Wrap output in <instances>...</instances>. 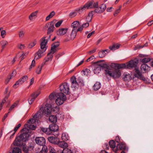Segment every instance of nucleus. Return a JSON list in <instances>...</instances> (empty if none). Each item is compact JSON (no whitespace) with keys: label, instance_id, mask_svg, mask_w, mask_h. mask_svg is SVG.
<instances>
[{"label":"nucleus","instance_id":"nucleus-34","mask_svg":"<svg viewBox=\"0 0 153 153\" xmlns=\"http://www.w3.org/2000/svg\"><path fill=\"white\" fill-rule=\"evenodd\" d=\"M61 138L62 140L63 141H67L69 138L68 134L65 133H63L62 134Z\"/></svg>","mask_w":153,"mask_h":153},{"label":"nucleus","instance_id":"nucleus-58","mask_svg":"<svg viewBox=\"0 0 153 153\" xmlns=\"http://www.w3.org/2000/svg\"><path fill=\"white\" fill-rule=\"evenodd\" d=\"M48 99H50L51 100H55L54 99V94L53 93H51L49 95Z\"/></svg>","mask_w":153,"mask_h":153},{"label":"nucleus","instance_id":"nucleus-36","mask_svg":"<svg viewBox=\"0 0 153 153\" xmlns=\"http://www.w3.org/2000/svg\"><path fill=\"white\" fill-rule=\"evenodd\" d=\"M77 81L78 84H79L81 86H83L84 85V82L81 77H78L77 79Z\"/></svg>","mask_w":153,"mask_h":153},{"label":"nucleus","instance_id":"nucleus-24","mask_svg":"<svg viewBox=\"0 0 153 153\" xmlns=\"http://www.w3.org/2000/svg\"><path fill=\"white\" fill-rule=\"evenodd\" d=\"M34 148V147L31 145L28 146H24L23 148V151L26 153H28L29 151L32 150Z\"/></svg>","mask_w":153,"mask_h":153},{"label":"nucleus","instance_id":"nucleus-32","mask_svg":"<svg viewBox=\"0 0 153 153\" xmlns=\"http://www.w3.org/2000/svg\"><path fill=\"white\" fill-rule=\"evenodd\" d=\"M50 106L52 107L51 112L56 113L59 111V106Z\"/></svg>","mask_w":153,"mask_h":153},{"label":"nucleus","instance_id":"nucleus-12","mask_svg":"<svg viewBox=\"0 0 153 153\" xmlns=\"http://www.w3.org/2000/svg\"><path fill=\"white\" fill-rule=\"evenodd\" d=\"M126 144L125 143H121L117 144L116 148L115 149H113V150L116 153L119 149L120 150H126Z\"/></svg>","mask_w":153,"mask_h":153},{"label":"nucleus","instance_id":"nucleus-50","mask_svg":"<svg viewBox=\"0 0 153 153\" xmlns=\"http://www.w3.org/2000/svg\"><path fill=\"white\" fill-rule=\"evenodd\" d=\"M37 11H35L34 12L32 13L29 16V18L30 20L33 19V18L37 14Z\"/></svg>","mask_w":153,"mask_h":153},{"label":"nucleus","instance_id":"nucleus-6","mask_svg":"<svg viewBox=\"0 0 153 153\" xmlns=\"http://www.w3.org/2000/svg\"><path fill=\"white\" fill-rule=\"evenodd\" d=\"M98 4L97 2H95L93 1H92L86 4L83 6V7L82 8V9L83 10L85 8H86L87 9L94 8L98 7Z\"/></svg>","mask_w":153,"mask_h":153},{"label":"nucleus","instance_id":"nucleus-51","mask_svg":"<svg viewBox=\"0 0 153 153\" xmlns=\"http://www.w3.org/2000/svg\"><path fill=\"white\" fill-rule=\"evenodd\" d=\"M49 150L50 153H56L55 150L51 146H49Z\"/></svg>","mask_w":153,"mask_h":153},{"label":"nucleus","instance_id":"nucleus-10","mask_svg":"<svg viewBox=\"0 0 153 153\" xmlns=\"http://www.w3.org/2000/svg\"><path fill=\"white\" fill-rule=\"evenodd\" d=\"M134 70V76L135 77L144 81L146 80V78L142 75V73L140 71L138 68H136Z\"/></svg>","mask_w":153,"mask_h":153},{"label":"nucleus","instance_id":"nucleus-18","mask_svg":"<svg viewBox=\"0 0 153 153\" xmlns=\"http://www.w3.org/2000/svg\"><path fill=\"white\" fill-rule=\"evenodd\" d=\"M138 60H131L128 64V68H133L136 67L138 63Z\"/></svg>","mask_w":153,"mask_h":153},{"label":"nucleus","instance_id":"nucleus-20","mask_svg":"<svg viewBox=\"0 0 153 153\" xmlns=\"http://www.w3.org/2000/svg\"><path fill=\"white\" fill-rule=\"evenodd\" d=\"M23 141L19 137H18L15 139L13 144L14 145L18 146H21L23 144Z\"/></svg>","mask_w":153,"mask_h":153},{"label":"nucleus","instance_id":"nucleus-17","mask_svg":"<svg viewBox=\"0 0 153 153\" xmlns=\"http://www.w3.org/2000/svg\"><path fill=\"white\" fill-rule=\"evenodd\" d=\"M48 141L51 143L54 144H57L59 142L58 138L53 136H50L48 138Z\"/></svg>","mask_w":153,"mask_h":153},{"label":"nucleus","instance_id":"nucleus-8","mask_svg":"<svg viewBox=\"0 0 153 153\" xmlns=\"http://www.w3.org/2000/svg\"><path fill=\"white\" fill-rule=\"evenodd\" d=\"M42 113L46 117L48 116L51 113L52 107L50 106H45L44 107H42Z\"/></svg>","mask_w":153,"mask_h":153},{"label":"nucleus","instance_id":"nucleus-52","mask_svg":"<svg viewBox=\"0 0 153 153\" xmlns=\"http://www.w3.org/2000/svg\"><path fill=\"white\" fill-rule=\"evenodd\" d=\"M21 124L20 123L18 125L16 126L15 127L14 131V132L12 134V135H13L15 133V132L17 131L18 130V128L21 126Z\"/></svg>","mask_w":153,"mask_h":153},{"label":"nucleus","instance_id":"nucleus-44","mask_svg":"<svg viewBox=\"0 0 153 153\" xmlns=\"http://www.w3.org/2000/svg\"><path fill=\"white\" fill-rule=\"evenodd\" d=\"M44 65H42V64L41 66H39L38 67L36 70V73L38 74H40L42 68Z\"/></svg>","mask_w":153,"mask_h":153},{"label":"nucleus","instance_id":"nucleus-28","mask_svg":"<svg viewBox=\"0 0 153 153\" xmlns=\"http://www.w3.org/2000/svg\"><path fill=\"white\" fill-rule=\"evenodd\" d=\"M56 100H51L50 99H47L46 100V104L45 105H53L56 102Z\"/></svg>","mask_w":153,"mask_h":153},{"label":"nucleus","instance_id":"nucleus-5","mask_svg":"<svg viewBox=\"0 0 153 153\" xmlns=\"http://www.w3.org/2000/svg\"><path fill=\"white\" fill-rule=\"evenodd\" d=\"M42 108H40L38 112L36 113L33 117L34 119H32L28 120V123H33L37 119L41 118L44 114L42 113Z\"/></svg>","mask_w":153,"mask_h":153},{"label":"nucleus","instance_id":"nucleus-33","mask_svg":"<svg viewBox=\"0 0 153 153\" xmlns=\"http://www.w3.org/2000/svg\"><path fill=\"white\" fill-rule=\"evenodd\" d=\"M101 86L100 83L99 82H97L94 85L93 88L94 90L97 91L100 88Z\"/></svg>","mask_w":153,"mask_h":153},{"label":"nucleus","instance_id":"nucleus-62","mask_svg":"<svg viewBox=\"0 0 153 153\" xmlns=\"http://www.w3.org/2000/svg\"><path fill=\"white\" fill-rule=\"evenodd\" d=\"M97 49L96 48H94L93 50H92L91 51H89L88 52V54H91L94 53L96 51Z\"/></svg>","mask_w":153,"mask_h":153},{"label":"nucleus","instance_id":"nucleus-48","mask_svg":"<svg viewBox=\"0 0 153 153\" xmlns=\"http://www.w3.org/2000/svg\"><path fill=\"white\" fill-rule=\"evenodd\" d=\"M105 53L103 50L99 52V56L101 58H102L105 56Z\"/></svg>","mask_w":153,"mask_h":153},{"label":"nucleus","instance_id":"nucleus-19","mask_svg":"<svg viewBox=\"0 0 153 153\" xmlns=\"http://www.w3.org/2000/svg\"><path fill=\"white\" fill-rule=\"evenodd\" d=\"M71 87L75 88L78 85V83L76 80V78L74 76H72L71 79Z\"/></svg>","mask_w":153,"mask_h":153},{"label":"nucleus","instance_id":"nucleus-47","mask_svg":"<svg viewBox=\"0 0 153 153\" xmlns=\"http://www.w3.org/2000/svg\"><path fill=\"white\" fill-rule=\"evenodd\" d=\"M62 153H72V152L70 149L65 148L63 149Z\"/></svg>","mask_w":153,"mask_h":153},{"label":"nucleus","instance_id":"nucleus-63","mask_svg":"<svg viewBox=\"0 0 153 153\" xmlns=\"http://www.w3.org/2000/svg\"><path fill=\"white\" fill-rule=\"evenodd\" d=\"M94 56L93 55H92L90 57L88 58L86 60V62H88L90 61L91 60H92L94 59Z\"/></svg>","mask_w":153,"mask_h":153},{"label":"nucleus","instance_id":"nucleus-16","mask_svg":"<svg viewBox=\"0 0 153 153\" xmlns=\"http://www.w3.org/2000/svg\"><path fill=\"white\" fill-rule=\"evenodd\" d=\"M56 21L55 20H53V21L49 23L48 25L49 26L48 28L47 32V34H49L50 33L53 31V29L54 27L55 22L54 21Z\"/></svg>","mask_w":153,"mask_h":153},{"label":"nucleus","instance_id":"nucleus-1","mask_svg":"<svg viewBox=\"0 0 153 153\" xmlns=\"http://www.w3.org/2000/svg\"><path fill=\"white\" fill-rule=\"evenodd\" d=\"M60 93H58L56 94L57 98L56 102L57 105H61L66 100V97L64 93L68 94L69 93V87L68 84L64 82L59 87Z\"/></svg>","mask_w":153,"mask_h":153},{"label":"nucleus","instance_id":"nucleus-49","mask_svg":"<svg viewBox=\"0 0 153 153\" xmlns=\"http://www.w3.org/2000/svg\"><path fill=\"white\" fill-rule=\"evenodd\" d=\"M151 59L149 58H145L141 59V61L144 63H146L150 61Z\"/></svg>","mask_w":153,"mask_h":153},{"label":"nucleus","instance_id":"nucleus-54","mask_svg":"<svg viewBox=\"0 0 153 153\" xmlns=\"http://www.w3.org/2000/svg\"><path fill=\"white\" fill-rule=\"evenodd\" d=\"M117 69H119L120 68H125L126 67V65L125 64H118L117 66Z\"/></svg>","mask_w":153,"mask_h":153},{"label":"nucleus","instance_id":"nucleus-22","mask_svg":"<svg viewBox=\"0 0 153 153\" xmlns=\"http://www.w3.org/2000/svg\"><path fill=\"white\" fill-rule=\"evenodd\" d=\"M141 69L143 72H146L150 70V67L145 64H143L141 65Z\"/></svg>","mask_w":153,"mask_h":153},{"label":"nucleus","instance_id":"nucleus-40","mask_svg":"<svg viewBox=\"0 0 153 153\" xmlns=\"http://www.w3.org/2000/svg\"><path fill=\"white\" fill-rule=\"evenodd\" d=\"M55 14V12L54 11H52L50 14L46 17V20L48 21L49 19L52 18Z\"/></svg>","mask_w":153,"mask_h":153},{"label":"nucleus","instance_id":"nucleus-56","mask_svg":"<svg viewBox=\"0 0 153 153\" xmlns=\"http://www.w3.org/2000/svg\"><path fill=\"white\" fill-rule=\"evenodd\" d=\"M77 14L76 12H71L69 14L71 18H73Z\"/></svg>","mask_w":153,"mask_h":153},{"label":"nucleus","instance_id":"nucleus-46","mask_svg":"<svg viewBox=\"0 0 153 153\" xmlns=\"http://www.w3.org/2000/svg\"><path fill=\"white\" fill-rule=\"evenodd\" d=\"M82 72H84L85 75L88 76L89 75V74L91 72V71L89 69L86 68L85 70L82 71Z\"/></svg>","mask_w":153,"mask_h":153},{"label":"nucleus","instance_id":"nucleus-29","mask_svg":"<svg viewBox=\"0 0 153 153\" xmlns=\"http://www.w3.org/2000/svg\"><path fill=\"white\" fill-rule=\"evenodd\" d=\"M57 117L54 115H51L49 117V120L51 123H56L57 121Z\"/></svg>","mask_w":153,"mask_h":153},{"label":"nucleus","instance_id":"nucleus-23","mask_svg":"<svg viewBox=\"0 0 153 153\" xmlns=\"http://www.w3.org/2000/svg\"><path fill=\"white\" fill-rule=\"evenodd\" d=\"M9 94L10 92H9L8 94L5 96L4 99L2 100L1 102H0V105H2L4 104L7 105L10 104V101L7 100V99L9 96Z\"/></svg>","mask_w":153,"mask_h":153},{"label":"nucleus","instance_id":"nucleus-61","mask_svg":"<svg viewBox=\"0 0 153 153\" xmlns=\"http://www.w3.org/2000/svg\"><path fill=\"white\" fill-rule=\"evenodd\" d=\"M63 21L62 20H60L56 24L55 26L56 27H59L61 24L62 23Z\"/></svg>","mask_w":153,"mask_h":153},{"label":"nucleus","instance_id":"nucleus-7","mask_svg":"<svg viewBox=\"0 0 153 153\" xmlns=\"http://www.w3.org/2000/svg\"><path fill=\"white\" fill-rule=\"evenodd\" d=\"M27 129L26 128H24L21 130V132H23V133L18 137L24 142H25L28 140V138L29 136L28 133L26 131L23 132V131H25Z\"/></svg>","mask_w":153,"mask_h":153},{"label":"nucleus","instance_id":"nucleus-13","mask_svg":"<svg viewBox=\"0 0 153 153\" xmlns=\"http://www.w3.org/2000/svg\"><path fill=\"white\" fill-rule=\"evenodd\" d=\"M107 66L106 64H101L100 65L96 66L93 70L95 74H98L99 73L101 70V68H105Z\"/></svg>","mask_w":153,"mask_h":153},{"label":"nucleus","instance_id":"nucleus-55","mask_svg":"<svg viewBox=\"0 0 153 153\" xmlns=\"http://www.w3.org/2000/svg\"><path fill=\"white\" fill-rule=\"evenodd\" d=\"M83 7V6L82 7H81L80 8L76 9V11H77L79 14H80L82 13L83 11L85 10L86 9H87L86 8H85L84 9V10H82V8Z\"/></svg>","mask_w":153,"mask_h":153},{"label":"nucleus","instance_id":"nucleus-9","mask_svg":"<svg viewBox=\"0 0 153 153\" xmlns=\"http://www.w3.org/2000/svg\"><path fill=\"white\" fill-rule=\"evenodd\" d=\"M27 79L28 77L27 76H24L21 78H20L18 81L16 82V83L13 86V88H16L19 85H21L23 84Z\"/></svg>","mask_w":153,"mask_h":153},{"label":"nucleus","instance_id":"nucleus-31","mask_svg":"<svg viewBox=\"0 0 153 153\" xmlns=\"http://www.w3.org/2000/svg\"><path fill=\"white\" fill-rule=\"evenodd\" d=\"M77 30L72 29L71 34V38L72 40L74 39L76 37L77 33Z\"/></svg>","mask_w":153,"mask_h":153},{"label":"nucleus","instance_id":"nucleus-57","mask_svg":"<svg viewBox=\"0 0 153 153\" xmlns=\"http://www.w3.org/2000/svg\"><path fill=\"white\" fill-rule=\"evenodd\" d=\"M24 36V33L22 30L20 31L19 32V36L20 39L23 38Z\"/></svg>","mask_w":153,"mask_h":153},{"label":"nucleus","instance_id":"nucleus-3","mask_svg":"<svg viewBox=\"0 0 153 153\" xmlns=\"http://www.w3.org/2000/svg\"><path fill=\"white\" fill-rule=\"evenodd\" d=\"M106 75L112 76L114 78H118L121 76V73L120 69H115L113 70L107 68L105 70Z\"/></svg>","mask_w":153,"mask_h":153},{"label":"nucleus","instance_id":"nucleus-45","mask_svg":"<svg viewBox=\"0 0 153 153\" xmlns=\"http://www.w3.org/2000/svg\"><path fill=\"white\" fill-rule=\"evenodd\" d=\"M0 43L1 45V48L2 49H4L6 45L8 44L7 41L5 40H3L0 42Z\"/></svg>","mask_w":153,"mask_h":153},{"label":"nucleus","instance_id":"nucleus-35","mask_svg":"<svg viewBox=\"0 0 153 153\" xmlns=\"http://www.w3.org/2000/svg\"><path fill=\"white\" fill-rule=\"evenodd\" d=\"M28 123L29 124H25V127H27L30 129L32 130H34L36 129V126H35L33 125H31L30 124V123Z\"/></svg>","mask_w":153,"mask_h":153},{"label":"nucleus","instance_id":"nucleus-30","mask_svg":"<svg viewBox=\"0 0 153 153\" xmlns=\"http://www.w3.org/2000/svg\"><path fill=\"white\" fill-rule=\"evenodd\" d=\"M79 22L77 21H76L73 22L71 24V27L72 29H75L77 30V28L79 27Z\"/></svg>","mask_w":153,"mask_h":153},{"label":"nucleus","instance_id":"nucleus-2","mask_svg":"<svg viewBox=\"0 0 153 153\" xmlns=\"http://www.w3.org/2000/svg\"><path fill=\"white\" fill-rule=\"evenodd\" d=\"M45 37H42L41 40H42L40 44V49L35 54L34 59H37L41 58L42 56V54L46 50V46L47 44V41L45 39Z\"/></svg>","mask_w":153,"mask_h":153},{"label":"nucleus","instance_id":"nucleus-42","mask_svg":"<svg viewBox=\"0 0 153 153\" xmlns=\"http://www.w3.org/2000/svg\"><path fill=\"white\" fill-rule=\"evenodd\" d=\"M36 44V40L34 39L33 42L30 43L28 45V47L30 48H32Z\"/></svg>","mask_w":153,"mask_h":153},{"label":"nucleus","instance_id":"nucleus-26","mask_svg":"<svg viewBox=\"0 0 153 153\" xmlns=\"http://www.w3.org/2000/svg\"><path fill=\"white\" fill-rule=\"evenodd\" d=\"M67 28H62L59 29L57 32V34L58 35H63L66 33L67 31Z\"/></svg>","mask_w":153,"mask_h":153},{"label":"nucleus","instance_id":"nucleus-21","mask_svg":"<svg viewBox=\"0 0 153 153\" xmlns=\"http://www.w3.org/2000/svg\"><path fill=\"white\" fill-rule=\"evenodd\" d=\"M59 45V42L58 41L55 42L52 44L51 48V53H55L56 51V48Z\"/></svg>","mask_w":153,"mask_h":153},{"label":"nucleus","instance_id":"nucleus-41","mask_svg":"<svg viewBox=\"0 0 153 153\" xmlns=\"http://www.w3.org/2000/svg\"><path fill=\"white\" fill-rule=\"evenodd\" d=\"M123 79L125 81H128L131 80V76L129 74H124Z\"/></svg>","mask_w":153,"mask_h":153},{"label":"nucleus","instance_id":"nucleus-39","mask_svg":"<svg viewBox=\"0 0 153 153\" xmlns=\"http://www.w3.org/2000/svg\"><path fill=\"white\" fill-rule=\"evenodd\" d=\"M120 47L119 45H113L112 46H110L109 47V49L112 51H114L115 50L118 49Z\"/></svg>","mask_w":153,"mask_h":153},{"label":"nucleus","instance_id":"nucleus-37","mask_svg":"<svg viewBox=\"0 0 153 153\" xmlns=\"http://www.w3.org/2000/svg\"><path fill=\"white\" fill-rule=\"evenodd\" d=\"M48 150L47 146L45 145L43 146L41 150L40 151V153H47Z\"/></svg>","mask_w":153,"mask_h":153},{"label":"nucleus","instance_id":"nucleus-27","mask_svg":"<svg viewBox=\"0 0 153 153\" xmlns=\"http://www.w3.org/2000/svg\"><path fill=\"white\" fill-rule=\"evenodd\" d=\"M49 127L52 132L57 131L59 128L58 126L56 124H51L49 125Z\"/></svg>","mask_w":153,"mask_h":153},{"label":"nucleus","instance_id":"nucleus-60","mask_svg":"<svg viewBox=\"0 0 153 153\" xmlns=\"http://www.w3.org/2000/svg\"><path fill=\"white\" fill-rule=\"evenodd\" d=\"M52 133L50 127H49L48 128H47L46 134H50Z\"/></svg>","mask_w":153,"mask_h":153},{"label":"nucleus","instance_id":"nucleus-14","mask_svg":"<svg viewBox=\"0 0 153 153\" xmlns=\"http://www.w3.org/2000/svg\"><path fill=\"white\" fill-rule=\"evenodd\" d=\"M53 54L51 53V52L48 54L47 56L45 58L42 63V65H45L47 64L46 62H47L51 61L53 57Z\"/></svg>","mask_w":153,"mask_h":153},{"label":"nucleus","instance_id":"nucleus-64","mask_svg":"<svg viewBox=\"0 0 153 153\" xmlns=\"http://www.w3.org/2000/svg\"><path fill=\"white\" fill-rule=\"evenodd\" d=\"M18 47L21 50H23L25 46L24 45L21 44L20 45H18Z\"/></svg>","mask_w":153,"mask_h":153},{"label":"nucleus","instance_id":"nucleus-59","mask_svg":"<svg viewBox=\"0 0 153 153\" xmlns=\"http://www.w3.org/2000/svg\"><path fill=\"white\" fill-rule=\"evenodd\" d=\"M97 8L94 10V12L95 13H102V11H101V10L100 9V7H97Z\"/></svg>","mask_w":153,"mask_h":153},{"label":"nucleus","instance_id":"nucleus-38","mask_svg":"<svg viewBox=\"0 0 153 153\" xmlns=\"http://www.w3.org/2000/svg\"><path fill=\"white\" fill-rule=\"evenodd\" d=\"M110 146L111 148L113 149H115L116 147V143L113 140H110L109 143Z\"/></svg>","mask_w":153,"mask_h":153},{"label":"nucleus","instance_id":"nucleus-53","mask_svg":"<svg viewBox=\"0 0 153 153\" xmlns=\"http://www.w3.org/2000/svg\"><path fill=\"white\" fill-rule=\"evenodd\" d=\"M99 7L101 10L102 11V12H103L105 10L106 8V6L105 4H102Z\"/></svg>","mask_w":153,"mask_h":153},{"label":"nucleus","instance_id":"nucleus-43","mask_svg":"<svg viewBox=\"0 0 153 153\" xmlns=\"http://www.w3.org/2000/svg\"><path fill=\"white\" fill-rule=\"evenodd\" d=\"M13 153H21V150L18 147L14 148L12 151Z\"/></svg>","mask_w":153,"mask_h":153},{"label":"nucleus","instance_id":"nucleus-15","mask_svg":"<svg viewBox=\"0 0 153 153\" xmlns=\"http://www.w3.org/2000/svg\"><path fill=\"white\" fill-rule=\"evenodd\" d=\"M40 93L34 92L30 96V98L28 99L29 103L30 105L32 104L35 99L38 96Z\"/></svg>","mask_w":153,"mask_h":153},{"label":"nucleus","instance_id":"nucleus-11","mask_svg":"<svg viewBox=\"0 0 153 153\" xmlns=\"http://www.w3.org/2000/svg\"><path fill=\"white\" fill-rule=\"evenodd\" d=\"M35 140L36 143L39 145L43 146L45 143V139L43 137H37L36 138Z\"/></svg>","mask_w":153,"mask_h":153},{"label":"nucleus","instance_id":"nucleus-4","mask_svg":"<svg viewBox=\"0 0 153 153\" xmlns=\"http://www.w3.org/2000/svg\"><path fill=\"white\" fill-rule=\"evenodd\" d=\"M42 108H40L38 112L36 113L33 117L34 119H32L28 120V123H33L37 119L41 118L44 114L42 113Z\"/></svg>","mask_w":153,"mask_h":153},{"label":"nucleus","instance_id":"nucleus-25","mask_svg":"<svg viewBox=\"0 0 153 153\" xmlns=\"http://www.w3.org/2000/svg\"><path fill=\"white\" fill-rule=\"evenodd\" d=\"M60 147L64 149L65 148H67L68 146L67 143L64 141H59L58 142L57 144Z\"/></svg>","mask_w":153,"mask_h":153}]
</instances>
